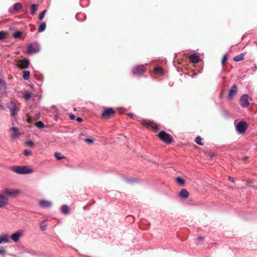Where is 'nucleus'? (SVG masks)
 Wrapping results in <instances>:
<instances>
[{
    "mask_svg": "<svg viewBox=\"0 0 257 257\" xmlns=\"http://www.w3.org/2000/svg\"><path fill=\"white\" fill-rule=\"evenodd\" d=\"M11 170L15 173L21 175L29 174L33 172V169L28 168L25 166H14L11 168Z\"/></svg>",
    "mask_w": 257,
    "mask_h": 257,
    "instance_id": "obj_1",
    "label": "nucleus"
},
{
    "mask_svg": "<svg viewBox=\"0 0 257 257\" xmlns=\"http://www.w3.org/2000/svg\"><path fill=\"white\" fill-rule=\"evenodd\" d=\"M7 107L9 108L11 116H15L19 110L16 103L11 101L6 104Z\"/></svg>",
    "mask_w": 257,
    "mask_h": 257,
    "instance_id": "obj_2",
    "label": "nucleus"
},
{
    "mask_svg": "<svg viewBox=\"0 0 257 257\" xmlns=\"http://www.w3.org/2000/svg\"><path fill=\"white\" fill-rule=\"evenodd\" d=\"M159 139L164 142L170 144L172 142V137L166 132L162 131L158 134Z\"/></svg>",
    "mask_w": 257,
    "mask_h": 257,
    "instance_id": "obj_3",
    "label": "nucleus"
},
{
    "mask_svg": "<svg viewBox=\"0 0 257 257\" xmlns=\"http://www.w3.org/2000/svg\"><path fill=\"white\" fill-rule=\"evenodd\" d=\"M247 127V123L244 121H239L235 126L236 131L240 134H244Z\"/></svg>",
    "mask_w": 257,
    "mask_h": 257,
    "instance_id": "obj_4",
    "label": "nucleus"
},
{
    "mask_svg": "<svg viewBox=\"0 0 257 257\" xmlns=\"http://www.w3.org/2000/svg\"><path fill=\"white\" fill-rule=\"evenodd\" d=\"M3 193L10 197H16L20 193V191L18 189H10L9 188H5L3 190Z\"/></svg>",
    "mask_w": 257,
    "mask_h": 257,
    "instance_id": "obj_5",
    "label": "nucleus"
},
{
    "mask_svg": "<svg viewBox=\"0 0 257 257\" xmlns=\"http://www.w3.org/2000/svg\"><path fill=\"white\" fill-rule=\"evenodd\" d=\"M40 51V47L38 44H30L28 46L27 50V53L31 55Z\"/></svg>",
    "mask_w": 257,
    "mask_h": 257,
    "instance_id": "obj_6",
    "label": "nucleus"
},
{
    "mask_svg": "<svg viewBox=\"0 0 257 257\" xmlns=\"http://www.w3.org/2000/svg\"><path fill=\"white\" fill-rule=\"evenodd\" d=\"M9 132L10 134L11 138L13 139H16L20 136V133L19 131V128L17 127H11Z\"/></svg>",
    "mask_w": 257,
    "mask_h": 257,
    "instance_id": "obj_7",
    "label": "nucleus"
},
{
    "mask_svg": "<svg viewBox=\"0 0 257 257\" xmlns=\"http://www.w3.org/2000/svg\"><path fill=\"white\" fill-rule=\"evenodd\" d=\"M23 234V231L21 230H18L13 233L11 236V239L15 242H18Z\"/></svg>",
    "mask_w": 257,
    "mask_h": 257,
    "instance_id": "obj_8",
    "label": "nucleus"
},
{
    "mask_svg": "<svg viewBox=\"0 0 257 257\" xmlns=\"http://www.w3.org/2000/svg\"><path fill=\"white\" fill-rule=\"evenodd\" d=\"M240 103L243 107H246L249 105L248 96L247 94H243L240 99Z\"/></svg>",
    "mask_w": 257,
    "mask_h": 257,
    "instance_id": "obj_9",
    "label": "nucleus"
},
{
    "mask_svg": "<svg viewBox=\"0 0 257 257\" xmlns=\"http://www.w3.org/2000/svg\"><path fill=\"white\" fill-rule=\"evenodd\" d=\"M146 71V69L144 65H139L135 68L133 72L134 74L141 75Z\"/></svg>",
    "mask_w": 257,
    "mask_h": 257,
    "instance_id": "obj_10",
    "label": "nucleus"
},
{
    "mask_svg": "<svg viewBox=\"0 0 257 257\" xmlns=\"http://www.w3.org/2000/svg\"><path fill=\"white\" fill-rule=\"evenodd\" d=\"M8 198L2 194H0V208L5 207L8 204Z\"/></svg>",
    "mask_w": 257,
    "mask_h": 257,
    "instance_id": "obj_11",
    "label": "nucleus"
},
{
    "mask_svg": "<svg viewBox=\"0 0 257 257\" xmlns=\"http://www.w3.org/2000/svg\"><path fill=\"white\" fill-rule=\"evenodd\" d=\"M11 242L8 234L5 233L0 235V244L7 243Z\"/></svg>",
    "mask_w": 257,
    "mask_h": 257,
    "instance_id": "obj_12",
    "label": "nucleus"
},
{
    "mask_svg": "<svg viewBox=\"0 0 257 257\" xmlns=\"http://www.w3.org/2000/svg\"><path fill=\"white\" fill-rule=\"evenodd\" d=\"M114 111L112 108L106 109L102 113V115L103 117L108 118L111 115L114 114Z\"/></svg>",
    "mask_w": 257,
    "mask_h": 257,
    "instance_id": "obj_13",
    "label": "nucleus"
},
{
    "mask_svg": "<svg viewBox=\"0 0 257 257\" xmlns=\"http://www.w3.org/2000/svg\"><path fill=\"white\" fill-rule=\"evenodd\" d=\"M40 206L43 208H48L52 206V203L50 201L42 200L39 202Z\"/></svg>",
    "mask_w": 257,
    "mask_h": 257,
    "instance_id": "obj_14",
    "label": "nucleus"
},
{
    "mask_svg": "<svg viewBox=\"0 0 257 257\" xmlns=\"http://www.w3.org/2000/svg\"><path fill=\"white\" fill-rule=\"evenodd\" d=\"M237 86L236 85H233L229 92L228 97L229 98H232L236 94L237 92Z\"/></svg>",
    "mask_w": 257,
    "mask_h": 257,
    "instance_id": "obj_15",
    "label": "nucleus"
},
{
    "mask_svg": "<svg viewBox=\"0 0 257 257\" xmlns=\"http://www.w3.org/2000/svg\"><path fill=\"white\" fill-rule=\"evenodd\" d=\"M190 60L193 63H197L199 61V55L198 54H194L190 56Z\"/></svg>",
    "mask_w": 257,
    "mask_h": 257,
    "instance_id": "obj_16",
    "label": "nucleus"
},
{
    "mask_svg": "<svg viewBox=\"0 0 257 257\" xmlns=\"http://www.w3.org/2000/svg\"><path fill=\"white\" fill-rule=\"evenodd\" d=\"M29 64V61L28 60L24 59L21 61L19 64V67L22 69L27 68L28 67Z\"/></svg>",
    "mask_w": 257,
    "mask_h": 257,
    "instance_id": "obj_17",
    "label": "nucleus"
},
{
    "mask_svg": "<svg viewBox=\"0 0 257 257\" xmlns=\"http://www.w3.org/2000/svg\"><path fill=\"white\" fill-rule=\"evenodd\" d=\"M7 89V84L6 82L0 78V90L5 91Z\"/></svg>",
    "mask_w": 257,
    "mask_h": 257,
    "instance_id": "obj_18",
    "label": "nucleus"
},
{
    "mask_svg": "<svg viewBox=\"0 0 257 257\" xmlns=\"http://www.w3.org/2000/svg\"><path fill=\"white\" fill-rule=\"evenodd\" d=\"M180 196L183 198H187L189 196V192L186 189H182L180 193Z\"/></svg>",
    "mask_w": 257,
    "mask_h": 257,
    "instance_id": "obj_19",
    "label": "nucleus"
},
{
    "mask_svg": "<svg viewBox=\"0 0 257 257\" xmlns=\"http://www.w3.org/2000/svg\"><path fill=\"white\" fill-rule=\"evenodd\" d=\"M61 210L62 212L65 214H67L69 213V208L67 205L62 206Z\"/></svg>",
    "mask_w": 257,
    "mask_h": 257,
    "instance_id": "obj_20",
    "label": "nucleus"
},
{
    "mask_svg": "<svg viewBox=\"0 0 257 257\" xmlns=\"http://www.w3.org/2000/svg\"><path fill=\"white\" fill-rule=\"evenodd\" d=\"M22 8V6L20 3H17L14 5L13 9L16 12H19Z\"/></svg>",
    "mask_w": 257,
    "mask_h": 257,
    "instance_id": "obj_21",
    "label": "nucleus"
},
{
    "mask_svg": "<svg viewBox=\"0 0 257 257\" xmlns=\"http://www.w3.org/2000/svg\"><path fill=\"white\" fill-rule=\"evenodd\" d=\"M243 59V54H241L240 55H238L235 56L233 58L234 61H235V62H239V61H240L242 60Z\"/></svg>",
    "mask_w": 257,
    "mask_h": 257,
    "instance_id": "obj_22",
    "label": "nucleus"
},
{
    "mask_svg": "<svg viewBox=\"0 0 257 257\" xmlns=\"http://www.w3.org/2000/svg\"><path fill=\"white\" fill-rule=\"evenodd\" d=\"M35 126L39 128H43L45 127L44 123L42 121H38L35 123Z\"/></svg>",
    "mask_w": 257,
    "mask_h": 257,
    "instance_id": "obj_23",
    "label": "nucleus"
},
{
    "mask_svg": "<svg viewBox=\"0 0 257 257\" xmlns=\"http://www.w3.org/2000/svg\"><path fill=\"white\" fill-rule=\"evenodd\" d=\"M37 7H38V6L36 4H33L32 5V6H31V10H32L31 14L32 15H34L35 14L36 11L37 10Z\"/></svg>",
    "mask_w": 257,
    "mask_h": 257,
    "instance_id": "obj_24",
    "label": "nucleus"
},
{
    "mask_svg": "<svg viewBox=\"0 0 257 257\" xmlns=\"http://www.w3.org/2000/svg\"><path fill=\"white\" fill-rule=\"evenodd\" d=\"M31 97V93L30 92H26L24 95L23 97L26 99V100H28L30 99V98Z\"/></svg>",
    "mask_w": 257,
    "mask_h": 257,
    "instance_id": "obj_25",
    "label": "nucleus"
},
{
    "mask_svg": "<svg viewBox=\"0 0 257 257\" xmlns=\"http://www.w3.org/2000/svg\"><path fill=\"white\" fill-rule=\"evenodd\" d=\"M45 28L46 24L45 23H43L39 26L38 31L39 32H42L45 30Z\"/></svg>",
    "mask_w": 257,
    "mask_h": 257,
    "instance_id": "obj_26",
    "label": "nucleus"
},
{
    "mask_svg": "<svg viewBox=\"0 0 257 257\" xmlns=\"http://www.w3.org/2000/svg\"><path fill=\"white\" fill-rule=\"evenodd\" d=\"M30 77V72L28 71H25L23 75V78L25 80H28Z\"/></svg>",
    "mask_w": 257,
    "mask_h": 257,
    "instance_id": "obj_27",
    "label": "nucleus"
},
{
    "mask_svg": "<svg viewBox=\"0 0 257 257\" xmlns=\"http://www.w3.org/2000/svg\"><path fill=\"white\" fill-rule=\"evenodd\" d=\"M176 182L178 184H180V185L183 186V185H184L185 181L183 179H182L181 178H180V177H177L176 178Z\"/></svg>",
    "mask_w": 257,
    "mask_h": 257,
    "instance_id": "obj_28",
    "label": "nucleus"
},
{
    "mask_svg": "<svg viewBox=\"0 0 257 257\" xmlns=\"http://www.w3.org/2000/svg\"><path fill=\"white\" fill-rule=\"evenodd\" d=\"M40 225V227H41V229L42 230L44 231V230H46V227H47V224H46L45 223L44 220L41 221Z\"/></svg>",
    "mask_w": 257,
    "mask_h": 257,
    "instance_id": "obj_29",
    "label": "nucleus"
},
{
    "mask_svg": "<svg viewBox=\"0 0 257 257\" xmlns=\"http://www.w3.org/2000/svg\"><path fill=\"white\" fill-rule=\"evenodd\" d=\"M22 35V32L20 31H16L14 33V37L15 38H19L21 37Z\"/></svg>",
    "mask_w": 257,
    "mask_h": 257,
    "instance_id": "obj_30",
    "label": "nucleus"
},
{
    "mask_svg": "<svg viewBox=\"0 0 257 257\" xmlns=\"http://www.w3.org/2000/svg\"><path fill=\"white\" fill-rule=\"evenodd\" d=\"M54 155L58 160H61L65 158L64 156H62L61 154L59 153H55Z\"/></svg>",
    "mask_w": 257,
    "mask_h": 257,
    "instance_id": "obj_31",
    "label": "nucleus"
},
{
    "mask_svg": "<svg viewBox=\"0 0 257 257\" xmlns=\"http://www.w3.org/2000/svg\"><path fill=\"white\" fill-rule=\"evenodd\" d=\"M201 140H202V139H201V137L198 136V137H196V140H195V142L199 145H202L203 144L201 142Z\"/></svg>",
    "mask_w": 257,
    "mask_h": 257,
    "instance_id": "obj_32",
    "label": "nucleus"
},
{
    "mask_svg": "<svg viewBox=\"0 0 257 257\" xmlns=\"http://www.w3.org/2000/svg\"><path fill=\"white\" fill-rule=\"evenodd\" d=\"M46 12V10H44L42 13H41V14L39 15V17L40 20H42L44 18Z\"/></svg>",
    "mask_w": 257,
    "mask_h": 257,
    "instance_id": "obj_33",
    "label": "nucleus"
},
{
    "mask_svg": "<svg viewBox=\"0 0 257 257\" xmlns=\"http://www.w3.org/2000/svg\"><path fill=\"white\" fill-rule=\"evenodd\" d=\"M142 124L144 126H146L147 127H149L150 126V123L149 122H148V121H143L142 122Z\"/></svg>",
    "mask_w": 257,
    "mask_h": 257,
    "instance_id": "obj_34",
    "label": "nucleus"
},
{
    "mask_svg": "<svg viewBox=\"0 0 257 257\" xmlns=\"http://www.w3.org/2000/svg\"><path fill=\"white\" fill-rule=\"evenodd\" d=\"M24 153L25 156H28L32 154V152L30 150H26L24 151Z\"/></svg>",
    "mask_w": 257,
    "mask_h": 257,
    "instance_id": "obj_35",
    "label": "nucleus"
},
{
    "mask_svg": "<svg viewBox=\"0 0 257 257\" xmlns=\"http://www.w3.org/2000/svg\"><path fill=\"white\" fill-rule=\"evenodd\" d=\"M85 141L89 144H92L94 142V140H92L91 139H85Z\"/></svg>",
    "mask_w": 257,
    "mask_h": 257,
    "instance_id": "obj_36",
    "label": "nucleus"
},
{
    "mask_svg": "<svg viewBox=\"0 0 257 257\" xmlns=\"http://www.w3.org/2000/svg\"><path fill=\"white\" fill-rule=\"evenodd\" d=\"M154 70L157 72H161L163 71L162 68L159 67H155Z\"/></svg>",
    "mask_w": 257,
    "mask_h": 257,
    "instance_id": "obj_37",
    "label": "nucleus"
},
{
    "mask_svg": "<svg viewBox=\"0 0 257 257\" xmlns=\"http://www.w3.org/2000/svg\"><path fill=\"white\" fill-rule=\"evenodd\" d=\"M25 143L27 146L30 147H32L34 145V143L32 141H28Z\"/></svg>",
    "mask_w": 257,
    "mask_h": 257,
    "instance_id": "obj_38",
    "label": "nucleus"
},
{
    "mask_svg": "<svg viewBox=\"0 0 257 257\" xmlns=\"http://www.w3.org/2000/svg\"><path fill=\"white\" fill-rule=\"evenodd\" d=\"M226 59H227V58H226V55H224L223 56V58H222V64L223 65H224V63H225V61H226Z\"/></svg>",
    "mask_w": 257,
    "mask_h": 257,
    "instance_id": "obj_39",
    "label": "nucleus"
},
{
    "mask_svg": "<svg viewBox=\"0 0 257 257\" xmlns=\"http://www.w3.org/2000/svg\"><path fill=\"white\" fill-rule=\"evenodd\" d=\"M5 38L4 34L3 32H0V40H3Z\"/></svg>",
    "mask_w": 257,
    "mask_h": 257,
    "instance_id": "obj_40",
    "label": "nucleus"
},
{
    "mask_svg": "<svg viewBox=\"0 0 257 257\" xmlns=\"http://www.w3.org/2000/svg\"><path fill=\"white\" fill-rule=\"evenodd\" d=\"M5 252H6V251L4 249H0V254L4 255V254H5Z\"/></svg>",
    "mask_w": 257,
    "mask_h": 257,
    "instance_id": "obj_41",
    "label": "nucleus"
},
{
    "mask_svg": "<svg viewBox=\"0 0 257 257\" xmlns=\"http://www.w3.org/2000/svg\"><path fill=\"white\" fill-rule=\"evenodd\" d=\"M76 120L79 122H81L82 121V118L80 117H78L76 118Z\"/></svg>",
    "mask_w": 257,
    "mask_h": 257,
    "instance_id": "obj_42",
    "label": "nucleus"
},
{
    "mask_svg": "<svg viewBox=\"0 0 257 257\" xmlns=\"http://www.w3.org/2000/svg\"><path fill=\"white\" fill-rule=\"evenodd\" d=\"M69 117H70V118L71 119H72V120L74 119H75V115H74V114H71L70 115Z\"/></svg>",
    "mask_w": 257,
    "mask_h": 257,
    "instance_id": "obj_43",
    "label": "nucleus"
},
{
    "mask_svg": "<svg viewBox=\"0 0 257 257\" xmlns=\"http://www.w3.org/2000/svg\"><path fill=\"white\" fill-rule=\"evenodd\" d=\"M228 179L231 182H232V183L234 182L233 179L232 178H231L230 177H228Z\"/></svg>",
    "mask_w": 257,
    "mask_h": 257,
    "instance_id": "obj_44",
    "label": "nucleus"
},
{
    "mask_svg": "<svg viewBox=\"0 0 257 257\" xmlns=\"http://www.w3.org/2000/svg\"><path fill=\"white\" fill-rule=\"evenodd\" d=\"M197 239L199 240H203V238L202 236H199V237H198Z\"/></svg>",
    "mask_w": 257,
    "mask_h": 257,
    "instance_id": "obj_45",
    "label": "nucleus"
},
{
    "mask_svg": "<svg viewBox=\"0 0 257 257\" xmlns=\"http://www.w3.org/2000/svg\"><path fill=\"white\" fill-rule=\"evenodd\" d=\"M128 115L131 117H133V113H128Z\"/></svg>",
    "mask_w": 257,
    "mask_h": 257,
    "instance_id": "obj_46",
    "label": "nucleus"
},
{
    "mask_svg": "<svg viewBox=\"0 0 257 257\" xmlns=\"http://www.w3.org/2000/svg\"><path fill=\"white\" fill-rule=\"evenodd\" d=\"M210 157H212L214 156V154L213 153H210L208 155Z\"/></svg>",
    "mask_w": 257,
    "mask_h": 257,
    "instance_id": "obj_47",
    "label": "nucleus"
},
{
    "mask_svg": "<svg viewBox=\"0 0 257 257\" xmlns=\"http://www.w3.org/2000/svg\"><path fill=\"white\" fill-rule=\"evenodd\" d=\"M252 69H253V70L254 71H256V70L257 68H256V66H254V67H253L252 68Z\"/></svg>",
    "mask_w": 257,
    "mask_h": 257,
    "instance_id": "obj_48",
    "label": "nucleus"
},
{
    "mask_svg": "<svg viewBox=\"0 0 257 257\" xmlns=\"http://www.w3.org/2000/svg\"><path fill=\"white\" fill-rule=\"evenodd\" d=\"M153 128L154 129H156V128H157V125H154V126H153Z\"/></svg>",
    "mask_w": 257,
    "mask_h": 257,
    "instance_id": "obj_49",
    "label": "nucleus"
}]
</instances>
